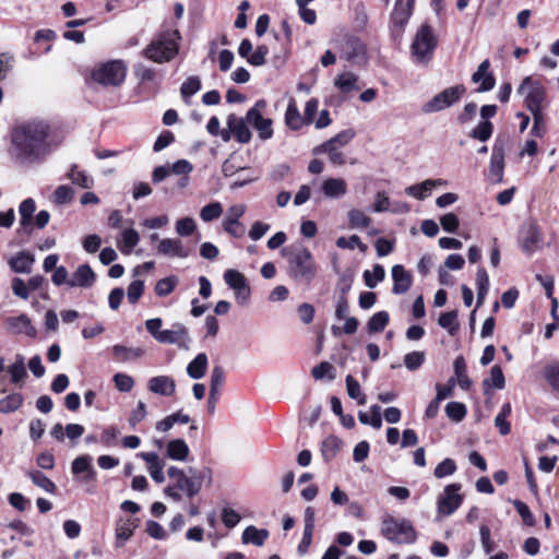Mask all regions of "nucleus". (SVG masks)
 Wrapping results in <instances>:
<instances>
[{"instance_id": "obj_1", "label": "nucleus", "mask_w": 559, "mask_h": 559, "mask_svg": "<svg viewBox=\"0 0 559 559\" xmlns=\"http://www.w3.org/2000/svg\"><path fill=\"white\" fill-rule=\"evenodd\" d=\"M16 157L22 162H36L48 155L59 143L50 139L48 127L43 122H31L12 134Z\"/></svg>"}, {"instance_id": "obj_2", "label": "nucleus", "mask_w": 559, "mask_h": 559, "mask_svg": "<svg viewBox=\"0 0 559 559\" xmlns=\"http://www.w3.org/2000/svg\"><path fill=\"white\" fill-rule=\"evenodd\" d=\"M181 34L177 27L159 32L142 50V56L155 63L170 62L179 52Z\"/></svg>"}, {"instance_id": "obj_3", "label": "nucleus", "mask_w": 559, "mask_h": 559, "mask_svg": "<svg viewBox=\"0 0 559 559\" xmlns=\"http://www.w3.org/2000/svg\"><path fill=\"white\" fill-rule=\"evenodd\" d=\"M287 257L288 275L298 283L309 285L317 275L318 266L309 249L305 247L284 249Z\"/></svg>"}, {"instance_id": "obj_4", "label": "nucleus", "mask_w": 559, "mask_h": 559, "mask_svg": "<svg viewBox=\"0 0 559 559\" xmlns=\"http://www.w3.org/2000/svg\"><path fill=\"white\" fill-rule=\"evenodd\" d=\"M437 37L428 24H423L416 32L411 46L412 58L416 63H428L437 47Z\"/></svg>"}, {"instance_id": "obj_5", "label": "nucleus", "mask_w": 559, "mask_h": 559, "mask_svg": "<svg viewBox=\"0 0 559 559\" xmlns=\"http://www.w3.org/2000/svg\"><path fill=\"white\" fill-rule=\"evenodd\" d=\"M381 531L389 540L399 544H413L417 538L414 526L405 519L385 518Z\"/></svg>"}, {"instance_id": "obj_6", "label": "nucleus", "mask_w": 559, "mask_h": 559, "mask_svg": "<svg viewBox=\"0 0 559 559\" xmlns=\"http://www.w3.org/2000/svg\"><path fill=\"white\" fill-rule=\"evenodd\" d=\"M127 67L121 60H110L100 63L92 71V80L103 86H118L123 83Z\"/></svg>"}, {"instance_id": "obj_7", "label": "nucleus", "mask_w": 559, "mask_h": 559, "mask_svg": "<svg viewBox=\"0 0 559 559\" xmlns=\"http://www.w3.org/2000/svg\"><path fill=\"white\" fill-rule=\"evenodd\" d=\"M518 94L524 95V104L530 111L543 110L545 100V88L531 76H526L516 90Z\"/></svg>"}, {"instance_id": "obj_8", "label": "nucleus", "mask_w": 559, "mask_h": 559, "mask_svg": "<svg viewBox=\"0 0 559 559\" xmlns=\"http://www.w3.org/2000/svg\"><path fill=\"white\" fill-rule=\"evenodd\" d=\"M464 93L465 87L463 85L448 87L427 102L423 106V111L425 114L441 111L459 102Z\"/></svg>"}, {"instance_id": "obj_9", "label": "nucleus", "mask_w": 559, "mask_h": 559, "mask_svg": "<svg viewBox=\"0 0 559 559\" xmlns=\"http://www.w3.org/2000/svg\"><path fill=\"white\" fill-rule=\"evenodd\" d=\"M266 108V102L260 99L247 111L248 123L258 132L261 140L265 141L273 136L272 119L264 118L262 111Z\"/></svg>"}, {"instance_id": "obj_10", "label": "nucleus", "mask_w": 559, "mask_h": 559, "mask_svg": "<svg viewBox=\"0 0 559 559\" xmlns=\"http://www.w3.org/2000/svg\"><path fill=\"white\" fill-rule=\"evenodd\" d=\"M519 245L522 251L532 255L543 246V237L536 224L530 222L522 226L519 236Z\"/></svg>"}, {"instance_id": "obj_11", "label": "nucleus", "mask_w": 559, "mask_h": 559, "mask_svg": "<svg viewBox=\"0 0 559 559\" xmlns=\"http://www.w3.org/2000/svg\"><path fill=\"white\" fill-rule=\"evenodd\" d=\"M461 484H451L445 486L443 493L438 498V512L442 515H451L460 508L463 502V496L459 493Z\"/></svg>"}, {"instance_id": "obj_12", "label": "nucleus", "mask_w": 559, "mask_h": 559, "mask_svg": "<svg viewBox=\"0 0 559 559\" xmlns=\"http://www.w3.org/2000/svg\"><path fill=\"white\" fill-rule=\"evenodd\" d=\"M340 58L353 64H360L366 61V47L357 37L346 36L340 44Z\"/></svg>"}, {"instance_id": "obj_13", "label": "nucleus", "mask_w": 559, "mask_h": 559, "mask_svg": "<svg viewBox=\"0 0 559 559\" xmlns=\"http://www.w3.org/2000/svg\"><path fill=\"white\" fill-rule=\"evenodd\" d=\"M160 344L176 345L178 348L188 350L191 344V337L186 325L182 323H175L170 329L163 330V334L159 335Z\"/></svg>"}, {"instance_id": "obj_14", "label": "nucleus", "mask_w": 559, "mask_h": 559, "mask_svg": "<svg viewBox=\"0 0 559 559\" xmlns=\"http://www.w3.org/2000/svg\"><path fill=\"white\" fill-rule=\"evenodd\" d=\"M245 204L231 205L223 219L224 230L235 238H241L246 233V227L239 222V218L246 212Z\"/></svg>"}, {"instance_id": "obj_15", "label": "nucleus", "mask_w": 559, "mask_h": 559, "mask_svg": "<svg viewBox=\"0 0 559 559\" xmlns=\"http://www.w3.org/2000/svg\"><path fill=\"white\" fill-rule=\"evenodd\" d=\"M504 175V144L497 141L491 151L487 178L491 183H501Z\"/></svg>"}, {"instance_id": "obj_16", "label": "nucleus", "mask_w": 559, "mask_h": 559, "mask_svg": "<svg viewBox=\"0 0 559 559\" xmlns=\"http://www.w3.org/2000/svg\"><path fill=\"white\" fill-rule=\"evenodd\" d=\"M7 331L13 335L24 334L31 338L36 337L37 330L32 324L31 318L24 313L15 317H8L4 320Z\"/></svg>"}, {"instance_id": "obj_17", "label": "nucleus", "mask_w": 559, "mask_h": 559, "mask_svg": "<svg viewBox=\"0 0 559 559\" xmlns=\"http://www.w3.org/2000/svg\"><path fill=\"white\" fill-rule=\"evenodd\" d=\"M157 252L164 257L186 259L191 249L179 238H164L158 242Z\"/></svg>"}, {"instance_id": "obj_18", "label": "nucleus", "mask_w": 559, "mask_h": 559, "mask_svg": "<svg viewBox=\"0 0 559 559\" xmlns=\"http://www.w3.org/2000/svg\"><path fill=\"white\" fill-rule=\"evenodd\" d=\"M249 126L247 116L245 118H238L236 115L230 114L227 117V128L239 143L245 144L250 142L252 135Z\"/></svg>"}, {"instance_id": "obj_19", "label": "nucleus", "mask_w": 559, "mask_h": 559, "mask_svg": "<svg viewBox=\"0 0 559 559\" xmlns=\"http://www.w3.org/2000/svg\"><path fill=\"white\" fill-rule=\"evenodd\" d=\"M415 0H396L394 10L391 14V21L394 27L402 31L408 22Z\"/></svg>"}, {"instance_id": "obj_20", "label": "nucleus", "mask_w": 559, "mask_h": 559, "mask_svg": "<svg viewBox=\"0 0 559 559\" xmlns=\"http://www.w3.org/2000/svg\"><path fill=\"white\" fill-rule=\"evenodd\" d=\"M415 0H396L394 10L391 14V21L394 27L402 31L408 22Z\"/></svg>"}, {"instance_id": "obj_21", "label": "nucleus", "mask_w": 559, "mask_h": 559, "mask_svg": "<svg viewBox=\"0 0 559 559\" xmlns=\"http://www.w3.org/2000/svg\"><path fill=\"white\" fill-rule=\"evenodd\" d=\"M147 389L162 396H171L176 392V381L169 376L152 377L147 382Z\"/></svg>"}, {"instance_id": "obj_22", "label": "nucleus", "mask_w": 559, "mask_h": 559, "mask_svg": "<svg viewBox=\"0 0 559 559\" xmlns=\"http://www.w3.org/2000/svg\"><path fill=\"white\" fill-rule=\"evenodd\" d=\"M393 287L392 292L395 295L405 294L412 286L413 277L412 274L405 270L401 264H396L392 267Z\"/></svg>"}, {"instance_id": "obj_23", "label": "nucleus", "mask_w": 559, "mask_h": 559, "mask_svg": "<svg viewBox=\"0 0 559 559\" xmlns=\"http://www.w3.org/2000/svg\"><path fill=\"white\" fill-rule=\"evenodd\" d=\"M96 275L88 264H81L69 280V287L88 288L93 286Z\"/></svg>"}, {"instance_id": "obj_24", "label": "nucleus", "mask_w": 559, "mask_h": 559, "mask_svg": "<svg viewBox=\"0 0 559 559\" xmlns=\"http://www.w3.org/2000/svg\"><path fill=\"white\" fill-rule=\"evenodd\" d=\"M139 456L146 462L147 471L157 484H162L165 481V475L163 473V468L165 466L164 461H162L156 452H141Z\"/></svg>"}, {"instance_id": "obj_25", "label": "nucleus", "mask_w": 559, "mask_h": 559, "mask_svg": "<svg viewBox=\"0 0 559 559\" xmlns=\"http://www.w3.org/2000/svg\"><path fill=\"white\" fill-rule=\"evenodd\" d=\"M490 62L488 59L484 60L477 68L476 72L472 75L474 83H480L477 92L484 93L495 87L496 80L489 70Z\"/></svg>"}, {"instance_id": "obj_26", "label": "nucleus", "mask_w": 559, "mask_h": 559, "mask_svg": "<svg viewBox=\"0 0 559 559\" xmlns=\"http://www.w3.org/2000/svg\"><path fill=\"white\" fill-rule=\"evenodd\" d=\"M35 262V257L28 251H20L8 261L10 269L15 273L29 274Z\"/></svg>"}, {"instance_id": "obj_27", "label": "nucleus", "mask_w": 559, "mask_h": 559, "mask_svg": "<svg viewBox=\"0 0 559 559\" xmlns=\"http://www.w3.org/2000/svg\"><path fill=\"white\" fill-rule=\"evenodd\" d=\"M322 193L330 199H340L347 192V183L341 178H328L321 183Z\"/></svg>"}, {"instance_id": "obj_28", "label": "nucleus", "mask_w": 559, "mask_h": 559, "mask_svg": "<svg viewBox=\"0 0 559 559\" xmlns=\"http://www.w3.org/2000/svg\"><path fill=\"white\" fill-rule=\"evenodd\" d=\"M444 183L445 181L442 179H427L421 183L409 186L406 188L405 192L417 200H425L435 187L442 186Z\"/></svg>"}, {"instance_id": "obj_29", "label": "nucleus", "mask_w": 559, "mask_h": 559, "mask_svg": "<svg viewBox=\"0 0 559 559\" xmlns=\"http://www.w3.org/2000/svg\"><path fill=\"white\" fill-rule=\"evenodd\" d=\"M175 486L188 498H192L197 496L202 488V477L186 475L185 477L178 478Z\"/></svg>"}, {"instance_id": "obj_30", "label": "nucleus", "mask_w": 559, "mask_h": 559, "mask_svg": "<svg viewBox=\"0 0 559 559\" xmlns=\"http://www.w3.org/2000/svg\"><path fill=\"white\" fill-rule=\"evenodd\" d=\"M209 367V358L205 353L198 354L187 366V374L193 379H202Z\"/></svg>"}, {"instance_id": "obj_31", "label": "nucleus", "mask_w": 559, "mask_h": 559, "mask_svg": "<svg viewBox=\"0 0 559 559\" xmlns=\"http://www.w3.org/2000/svg\"><path fill=\"white\" fill-rule=\"evenodd\" d=\"M136 524L133 520H119L116 524V547L120 548L133 535Z\"/></svg>"}, {"instance_id": "obj_32", "label": "nucleus", "mask_w": 559, "mask_h": 559, "mask_svg": "<svg viewBox=\"0 0 559 559\" xmlns=\"http://www.w3.org/2000/svg\"><path fill=\"white\" fill-rule=\"evenodd\" d=\"M189 453V447L182 439H174L166 444V455L171 460L185 461Z\"/></svg>"}, {"instance_id": "obj_33", "label": "nucleus", "mask_w": 559, "mask_h": 559, "mask_svg": "<svg viewBox=\"0 0 559 559\" xmlns=\"http://www.w3.org/2000/svg\"><path fill=\"white\" fill-rule=\"evenodd\" d=\"M285 123L292 130H299L306 124V119L300 115L294 98L289 99L285 112Z\"/></svg>"}, {"instance_id": "obj_34", "label": "nucleus", "mask_w": 559, "mask_h": 559, "mask_svg": "<svg viewBox=\"0 0 559 559\" xmlns=\"http://www.w3.org/2000/svg\"><path fill=\"white\" fill-rule=\"evenodd\" d=\"M506 385V379L500 366L495 365L490 369V376L483 381L484 393L489 394L490 389L502 390Z\"/></svg>"}, {"instance_id": "obj_35", "label": "nucleus", "mask_w": 559, "mask_h": 559, "mask_svg": "<svg viewBox=\"0 0 559 559\" xmlns=\"http://www.w3.org/2000/svg\"><path fill=\"white\" fill-rule=\"evenodd\" d=\"M111 350L114 358L119 362L131 361L144 355V350L142 348L127 347L119 344L114 345Z\"/></svg>"}, {"instance_id": "obj_36", "label": "nucleus", "mask_w": 559, "mask_h": 559, "mask_svg": "<svg viewBox=\"0 0 559 559\" xmlns=\"http://www.w3.org/2000/svg\"><path fill=\"white\" fill-rule=\"evenodd\" d=\"M269 537V531L264 528H257L250 525L245 528L241 539L243 544H252L254 546H262Z\"/></svg>"}, {"instance_id": "obj_37", "label": "nucleus", "mask_w": 559, "mask_h": 559, "mask_svg": "<svg viewBox=\"0 0 559 559\" xmlns=\"http://www.w3.org/2000/svg\"><path fill=\"white\" fill-rule=\"evenodd\" d=\"M358 76L353 72H343L335 78L334 85L342 93H349L358 90L357 85Z\"/></svg>"}, {"instance_id": "obj_38", "label": "nucleus", "mask_w": 559, "mask_h": 559, "mask_svg": "<svg viewBox=\"0 0 559 559\" xmlns=\"http://www.w3.org/2000/svg\"><path fill=\"white\" fill-rule=\"evenodd\" d=\"M67 178L69 180H71V182L73 185H76L81 188H84V189H90L93 187L94 185V180L93 178H91L90 176H87L85 174V171H82V170H79L78 166L74 164V165H71L68 174H67Z\"/></svg>"}, {"instance_id": "obj_39", "label": "nucleus", "mask_w": 559, "mask_h": 559, "mask_svg": "<svg viewBox=\"0 0 559 559\" xmlns=\"http://www.w3.org/2000/svg\"><path fill=\"white\" fill-rule=\"evenodd\" d=\"M314 154L326 153L329 159L333 165L341 166L345 164V156L338 146H330L328 143H322L313 150Z\"/></svg>"}, {"instance_id": "obj_40", "label": "nucleus", "mask_w": 559, "mask_h": 559, "mask_svg": "<svg viewBox=\"0 0 559 559\" xmlns=\"http://www.w3.org/2000/svg\"><path fill=\"white\" fill-rule=\"evenodd\" d=\"M140 240V236L138 231L133 228H128L122 231L121 240L118 243L119 249L126 253L130 254L133 248L138 245Z\"/></svg>"}, {"instance_id": "obj_41", "label": "nucleus", "mask_w": 559, "mask_h": 559, "mask_svg": "<svg viewBox=\"0 0 559 559\" xmlns=\"http://www.w3.org/2000/svg\"><path fill=\"white\" fill-rule=\"evenodd\" d=\"M12 383L21 382L26 376L25 360L20 354L15 356V361L7 368Z\"/></svg>"}, {"instance_id": "obj_42", "label": "nucleus", "mask_w": 559, "mask_h": 559, "mask_svg": "<svg viewBox=\"0 0 559 559\" xmlns=\"http://www.w3.org/2000/svg\"><path fill=\"white\" fill-rule=\"evenodd\" d=\"M477 306L479 307L489 290V276L485 269L479 267L476 273Z\"/></svg>"}, {"instance_id": "obj_43", "label": "nucleus", "mask_w": 559, "mask_h": 559, "mask_svg": "<svg viewBox=\"0 0 559 559\" xmlns=\"http://www.w3.org/2000/svg\"><path fill=\"white\" fill-rule=\"evenodd\" d=\"M438 324L448 330L451 336L459 331L457 312L455 310L442 313L438 319Z\"/></svg>"}, {"instance_id": "obj_44", "label": "nucleus", "mask_w": 559, "mask_h": 559, "mask_svg": "<svg viewBox=\"0 0 559 559\" xmlns=\"http://www.w3.org/2000/svg\"><path fill=\"white\" fill-rule=\"evenodd\" d=\"M27 475L34 485L38 486L46 492L53 493L56 491L57 487L55 483L51 479H49L46 475H44L41 472L29 471Z\"/></svg>"}, {"instance_id": "obj_45", "label": "nucleus", "mask_w": 559, "mask_h": 559, "mask_svg": "<svg viewBox=\"0 0 559 559\" xmlns=\"http://www.w3.org/2000/svg\"><path fill=\"white\" fill-rule=\"evenodd\" d=\"M342 447V441L335 436H329L322 442V455L325 461L332 460Z\"/></svg>"}, {"instance_id": "obj_46", "label": "nucleus", "mask_w": 559, "mask_h": 559, "mask_svg": "<svg viewBox=\"0 0 559 559\" xmlns=\"http://www.w3.org/2000/svg\"><path fill=\"white\" fill-rule=\"evenodd\" d=\"M179 283V278L175 275L167 276L157 281L155 285V293L159 297H166L170 295Z\"/></svg>"}, {"instance_id": "obj_47", "label": "nucleus", "mask_w": 559, "mask_h": 559, "mask_svg": "<svg viewBox=\"0 0 559 559\" xmlns=\"http://www.w3.org/2000/svg\"><path fill=\"white\" fill-rule=\"evenodd\" d=\"M23 396L20 393H12L0 401V412L3 414L19 409L23 404Z\"/></svg>"}, {"instance_id": "obj_48", "label": "nucleus", "mask_w": 559, "mask_h": 559, "mask_svg": "<svg viewBox=\"0 0 559 559\" xmlns=\"http://www.w3.org/2000/svg\"><path fill=\"white\" fill-rule=\"evenodd\" d=\"M347 394L350 399L357 400L359 405L366 404V395L361 392L360 384L358 381L350 374H348L345 379Z\"/></svg>"}, {"instance_id": "obj_49", "label": "nucleus", "mask_w": 559, "mask_h": 559, "mask_svg": "<svg viewBox=\"0 0 559 559\" xmlns=\"http://www.w3.org/2000/svg\"><path fill=\"white\" fill-rule=\"evenodd\" d=\"M348 225L350 228H366L370 225L371 218L367 216L361 210H350L347 213Z\"/></svg>"}, {"instance_id": "obj_50", "label": "nucleus", "mask_w": 559, "mask_h": 559, "mask_svg": "<svg viewBox=\"0 0 559 559\" xmlns=\"http://www.w3.org/2000/svg\"><path fill=\"white\" fill-rule=\"evenodd\" d=\"M390 316L386 311L374 313L368 321L369 333L382 332L388 325Z\"/></svg>"}, {"instance_id": "obj_51", "label": "nucleus", "mask_w": 559, "mask_h": 559, "mask_svg": "<svg viewBox=\"0 0 559 559\" xmlns=\"http://www.w3.org/2000/svg\"><path fill=\"white\" fill-rule=\"evenodd\" d=\"M36 210L35 201L33 199L24 200L19 207V213L21 215V225L26 227L32 224V217Z\"/></svg>"}, {"instance_id": "obj_52", "label": "nucleus", "mask_w": 559, "mask_h": 559, "mask_svg": "<svg viewBox=\"0 0 559 559\" xmlns=\"http://www.w3.org/2000/svg\"><path fill=\"white\" fill-rule=\"evenodd\" d=\"M384 277L385 271L380 264H376L372 272L368 270L364 272V281L369 288H374L379 282L384 280Z\"/></svg>"}, {"instance_id": "obj_53", "label": "nucleus", "mask_w": 559, "mask_h": 559, "mask_svg": "<svg viewBox=\"0 0 559 559\" xmlns=\"http://www.w3.org/2000/svg\"><path fill=\"white\" fill-rule=\"evenodd\" d=\"M223 214V206L219 202H212L203 206L200 211V217L203 222H212Z\"/></svg>"}, {"instance_id": "obj_54", "label": "nucleus", "mask_w": 559, "mask_h": 559, "mask_svg": "<svg viewBox=\"0 0 559 559\" xmlns=\"http://www.w3.org/2000/svg\"><path fill=\"white\" fill-rule=\"evenodd\" d=\"M224 280L228 287L231 288L233 290L240 288L247 284L245 275L234 269L225 271Z\"/></svg>"}, {"instance_id": "obj_55", "label": "nucleus", "mask_w": 559, "mask_h": 559, "mask_svg": "<svg viewBox=\"0 0 559 559\" xmlns=\"http://www.w3.org/2000/svg\"><path fill=\"white\" fill-rule=\"evenodd\" d=\"M201 90V81L198 76L188 78L181 85L180 93L182 98L187 102L192 95Z\"/></svg>"}, {"instance_id": "obj_56", "label": "nucleus", "mask_w": 559, "mask_h": 559, "mask_svg": "<svg viewBox=\"0 0 559 559\" xmlns=\"http://www.w3.org/2000/svg\"><path fill=\"white\" fill-rule=\"evenodd\" d=\"M175 229L180 237H189L195 231L197 224L192 217H183L176 222Z\"/></svg>"}, {"instance_id": "obj_57", "label": "nucleus", "mask_w": 559, "mask_h": 559, "mask_svg": "<svg viewBox=\"0 0 559 559\" xmlns=\"http://www.w3.org/2000/svg\"><path fill=\"white\" fill-rule=\"evenodd\" d=\"M93 457L84 454L81 456H78L73 460L71 464V472L73 475H80L86 473L88 469L93 467L92 465Z\"/></svg>"}, {"instance_id": "obj_58", "label": "nucleus", "mask_w": 559, "mask_h": 559, "mask_svg": "<svg viewBox=\"0 0 559 559\" xmlns=\"http://www.w3.org/2000/svg\"><path fill=\"white\" fill-rule=\"evenodd\" d=\"M445 413L450 419L461 421L466 415V407L460 402H449L445 406Z\"/></svg>"}, {"instance_id": "obj_59", "label": "nucleus", "mask_w": 559, "mask_h": 559, "mask_svg": "<svg viewBox=\"0 0 559 559\" xmlns=\"http://www.w3.org/2000/svg\"><path fill=\"white\" fill-rule=\"evenodd\" d=\"M493 131V126L490 121H483L471 132V136L481 142L487 141Z\"/></svg>"}, {"instance_id": "obj_60", "label": "nucleus", "mask_w": 559, "mask_h": 559, "mask_svg": "<svg viewBox=\"0 0 559 559\" xmlns=\"http://www.w3.org/2000/svg\"><path fill=\"white\" fill-rule=\"evenodd\" d=\"M336 246L341 249H354L355 247H357L362 252L367 250V246L364 242H361L360 238L357 235H353L349 238H337Z\"/></svg>"}, {"instance_id": "obj_61", "label": "nucleus", "mask_w": 559, "mask_h": 559, "mask_svg": "<svg viewBox=\"0 0 559 559\" xmlns=\"http://www.w3.org/2000/svg\"><path fill=\"white\" fill-rule=\"evenodd\" d=\"M456 471V464L452 459H445L439 463L433 472L436 478H443L454 474Z\"/></svg>"}, {"instance_id": "obj_62", "label": "nucleus", "mask_w": 559, "mask_h": 559, "mask_svg": "<svg viewBox=\"0 0 559 559\" xmlns=\"http://www.w3.org/2000/svg\"><path fill=\"white\" fill-rule=\"evenodd\" d=\"M115 385L120 392H130L134 386V380L131 376L118 372L112 378Z\"/></svg>"}, {"instance_id": "obj_63", "label": "nucleus", "mask_w": 559, "mask_h": 559, "mask_svg": "<svg viewBox=\"0 0 559 559\" xmlns=\"http://www.w3.org/2000/svg\"><path fill=\"white\" fill-rule=\"evenodd\" d=\"M74 191L69 186H59L53 193V202L56 204H66L73 199Z\"/></svg>"}, {"instance_id": "obj_64", "label": "nucleus", "mask_w": 559, "mask_h": 559, "mask_svg": "<svg viewBox=\"0 0 559 559\" xmlns=\"http://www.w3.org/2000/svg\"><path fill=\"white\" fill-rule=\"evenodd\" d=\"M425 361V353L424 352H412L405 355L404 364L406 368L411 371L418 369L423 362Z\"/></svg>"}]
</instances>
